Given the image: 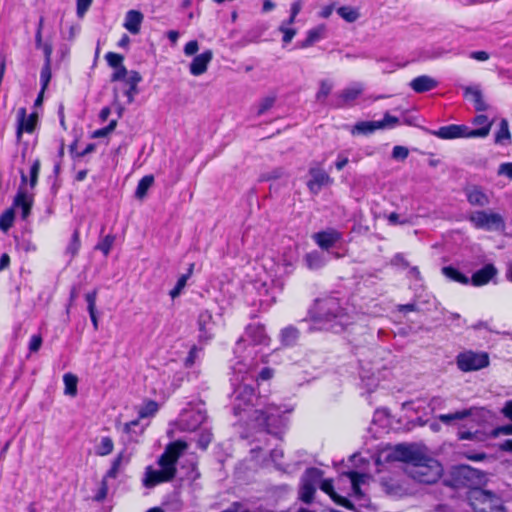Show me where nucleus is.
I'll return each instance as SVG.
<instances>
[{"label": "nucleus", "mask_w": 512, "mask_h": 512, "mask_svg": "<svg viewBox=\"0 0 512 512\" xmlns=\"http://www.w3.org/2000/svg\"><path fill=\"white\" fill-rule=\"evenodd\" d=\"M363 92V87L361 84H354L344 90H342L337 95V107H342L353 100H355L361 93Z\"/></svg>", "instance_id": "nucleus-22"}, {"label": "nucleus", "mask_w": 512, "mask_h": 512, "mask_svg": "<svg viewBox=\"0 0 512 512\" xmlns=\"http://www.w3.org/2000/svg\"><path fill=\"white\" fill-rule=\"evenodd\" d=\"M475 411H477L476 408L464 409V410H461V411H456L454 413L441 414V415L438 416V419L442 423H444L446 425H450L454 421H461V420H464V419L472 416Z\"/></svg>", "instance_id": "nucleus-28"}, {"label": "nucleus", "mask_w": 512, "mask_h": 512, "mask_svg": "<svg viewBox=\"0 0 512 512\" xmlns=\"http://www.w3.org/2000/svg\"><path fill=\"white\" fill-rule=\"evenodd\" d=\"M113 449V440L110 437H102L99 444L96 446V454L99 456H107Z\"/></svg>", "instance_id": "nucleus-38"}, {"label": "nucleus", "mask_w": 512, "mask_h": 512, "mask_svg": "<svg viewBox=\"0 0 512 512\" xmlns=\"http://www.w3.org/2000/svg\"><path fill=\"white\" fill-rule=\"evenodd\" d=\"M501 412L506 418L512 421V400H509L505 403Z\"/></svg>", "instance_id": "nucleus-64"}, {"label": "nucleus", "mask_w": 512, "mask_h": 512, "mask_svg": "<svg viewBox=\"0 0 512 512\" xmlns=\"http://www.w3.org/2000/svg\"><path fill=\"white\" fill-rule=\"evenodd\" d=\"M465 96L474 103L477 111H485L487 104L485 103L481 91L477 87H465Z\"/></svg>", "instance_id": "nucleus-29"}, {"label": "nucleus", "mask_w": 512, "mask_h": 512, "mask_svg": "<svg viewBox=\"0 0 512 512\" xmlns=\"http://www.w3.org/2000/svg\"><path fill=\"white\" fill-rule=\"evenodd\" d=\"M309 177L307 187L314 195H317L324 186L332 183L330 176L320 167H311L309 169Z\"/></svg>", "instance_id": "nucleus-13"}, {"label": "nucleus", "mask_w": 512, "mask_h": 512, "mask_svg": "<svg viewBox=\"0 0 512 512\" xmlns=\"http://www.w3.org/2000/svg\"><path fill=\"white\" fill-rule=\"evenodd\" d=\"M255 366L252 360H240L233 366V371L237 375H241V380L245 381L249 378L252 380H269L273 376V370L269 367L263 368L258 375L255 374Z\"/></svg>", "instance_id": "nucleus-9"}, {"label": "nucleus", "mask_w": 512, "mask_h": 512, "mask_svg": "<svg viewBox=\"0 0 512 512\" xmlns=\"http://www.w3.org/2000/svg\"><path fill=\"white\" fill-rule=\"evenodd\" d=\"M51 79V62H44L40 73V81L42 84V92L47 88Z\"/></svg>", "instance_id": "nucleus-45"}, {"label": "nucleus", "mask_w": 512, "mask_h": 512, "mask_svg": "<svg viewBox=\"0 0 512 512\" xmlns=\"http://www.w3.org/2000/svg\"><path fill=\"white\" fill-rule=\"evenodd\" d=\"M392 458L405 463L406 474L419 483H435L442 475L440 463L415 445H397Z\"/></svg>", "instance_id": "nucleus-1"}, {"label": "nucleus", "mask_w": 512, "mask_h": 512, "mask_svg": "<svg viewBox=\"0 0 512 512\" xmlns=\"http://www.w3.org/2000/svg\"><path fill=\"white\" fill-rule=\"evenodd\" d=\"M117 126V120H111L110 123L101 129H97L93 132L92 137L93 138H103L108 136Z\"/></svg>", "instance_id": "nucleus-48"}, {"label": "nucleus", "mask_w": 512, "mask_h": 512, "mask_svg": "<svg viewBox=\"0 0 512 512\" xmlns=\"http://www.w3.org/2000/svg\"><path fill=\"white\" fill-rule=\"evenodd\" d=\"M185 441L177 440L168 444L164 453L158 459L159 470L147 467L143 484L147 488L155 487L158 484L171 481L176 475V464L178 459L187 449Z\"/></svg>", "instance_id": "nucleus-4"}, {"label": "nucleus", "mask_w": 512, "mask_h": 512, "mask_svg": "<svg viewBox=\"0 0 512 512\" xmlns=\"http://www.w3.org/2000/svg\"><path fill=\"white\" fill-rule=\"evenodd\" d=\"M338 15L348 23H353L360 18V12L357 8L351 6H342L337 9Z\"/></svg>", "instance_id": "nucleus-34"}, {"label": "nucleus", "mask_w": 512, "mask_h": 512, "mask_svg": "<svg viewBox=\"0 0 512 512\" xmlns=\"http://www.w3.org/2000/svg\"><path fill=\"white\" fill-rule=\"evenodd\" d=\"M212 58L213 52L211 50H206L195 56L189 67L190 73L194 76H199L205 73Z\"/></svg>", "instance_id": "nucleus-20"}, {"label": "nucleus", "mask_w": 512, "mask_h": 512, "mask_svg": "<svg viewBox=\"0 0 512 512\" xmlns=\"http://www.w3.org/2000/svg\"><path fill=\"white\" fill-rule=\"evenodd\" d=\"M39 49L43 50L45 56V62H51V56L53 52V46L50 41H46Z\"/></svg>", "instance_id": "nucleus-63"}, {"label": "nucleus", "mask_w": 512, "mask_h": 512, "mask_svg": "<svg viewBox=\"0 0 512 512\" xmlns=\"http://www.w3.org/2000/svg\"><path fill=\"white\" fill-rule=\"evenodd\" d=\"M27 183V176L21 172V185L14 198L13 205L22 209V218L26 219L31 211L33 204V195L29 194L27 189L24 187Z\"/></svg>", "instance_id": "nucleus-12"}, {"label": "nucleus", "mask_w": 512, "mask_h": 512, "mask_svg": "<svg viewBox=\"0 0 512 512\" xmlns=\"http://www.w3.org/2000/svg\"><path fill=\"white\" fill-rule=\"evenodd\" d=\"M468 219L476 229L499 231L505 228L504 218L499 213L491 211H474L469 215Z\"/></svg>", "instance_id": "nucleus-6"}, {"label": "nucleus", "mask_w": 512, "mask_h": 512, "mask_svg": "<svg viewBox=\"0 0 512 512\" xmlns=\"http://www.w3.org/2000/svg\"><path fill=\"white\" fill-rule=\"evenodd\" d=\"M311 319L319 329L340 332L350 325L354 316L341 300L334 296L316 299L310 310Z\"/></svg>", "instance_id": "nucleus-3"}, {"label": "nucleus", "mask_w": 512, "mask_h": 512, "mask_svg": "<svg viewBox=\"0 0 512 512\" xmlns=\"http://www.w3.org/2000/svg\"><path fill=\"white\" fill-rule=\"evenodd\" d=\"M158 410V404L155 401H148L138 411L139 418H148L153 416Z\"/></svg>", "instance_id": "nucleus-42"}, {"label": "nucleus", "mask_w": 512, "mask_h": 512, "mask_svg": "<svg viewBox=\"0 0 512 512\" xmlns=\"http://www.w3.org/2000/svg\"><path fill=\"white\" fill-rule=\"evenodd\" d=\"M326 32V27L324 25H319L313 29H310L307 32V37L304 40L302 47H309L321 38L324 37Z\"/></svg>", "instance_id": "nucleus-33"}, {"label": "nucleus", "mask_w": 512, "mask_h": 512, "mask_svg": "<svg viewBox=\"0 0 512 512\" xmlns=\"http://www.w3.org/2000/svg\"><path fill=\"white\" fill-rule=\"evenodd\" d=\"M144 16L138 10H129L125 15L123 26L132 34H138L143 22Z\"/></svg>", "instance_id": "nucleus-23"}, {"label": "nucleus", "mask_w": 512, "mask_h": 512, "mask_svg": "<svg viewBox=\"0 0 512 512\" xmlns=\"http://www.w3.org/2000/svg\"><path fill=\"white\" fill-rule=\"evenodd\" d=\"M96 298H97V291H92L90 293H87L85 295V299L88 305V312L96 311Z\"/></svg>", "instance_id": "nucleus-58"}, {"label": "nucleus", "mask_w": 512, "mask_h": 512, "mask_svg": "<svg viewBox=\"0 0 512 512\" xmlns=\"http://www.w3.org/2000/svg\"><path fill=\"white\" fill-rule=\"evenodd\" d=\"M473 124L481 126L479 129H487L489 133L492 122L488 120L486 115L480 114L473 119Z\"/></svg>", "instance_id": "nucleus-56"}, {"label": "nucleus", "mask_w": 512, "mask_h": 512, "mask_svg": "<svg viewBox=\"0 0 512 512\" xmlns=\"http://www.w3.org/2000/svg\"><path fill=\"white\" fill-rule=\"evenodd\" d=\"M80 246H81V243H80L79 232L77 230H75L71 237V241L66 248V253L70 254V256L73 258L78 253Z\"/></svg>", "instance_id": "nucleus-44"}, {"label": "nucleus", "mask_w": 512, "mask_h": 512, "mask_svg": "<svg viewBox=\"0 0 512 512\" xmlns=\"http://www.w3.org/2000/svg\"><path fill=\"white\" fill-rule=\"evenodd\" d=\"M37 121L36 114H30L27 116L25 108H20L17 112V138L20 140L22 133H32L34 131Z\"/></svg>", "instance_id": "nucleus-17"}, {"label": "nucleus", "mask_w": 512, "mask_h": 512, "mask_svg": "<svg viewBox=\"0 0 512 512\" xmlns=\"http://www.w3.org/2000/svg\"><path fill=\"white\" fill-rule=\"evenodd\" d=\"M41 345H42V337L40 335L36 334L30 338V341H29L30 352H37L41 348Z\"/></svg>", "instance_id": "nucleus-59"}, {"label": "nucleus", "mask_w": 512, "mask_h": 512, "mask_svg": "<svg viewBox=\"0 0 512 512\" xmlns=\"http://www.w3.org/2000/svg\"><path fill=\"white\" fill-rule=\"evenodd\" d=\"M154 183V177L153 175H146L143 178L140 179L138 182L136 191H135V197L142 200L147 195L148 190L152 187Z\"/></svg>", "instance_id": "nucleus-32"}, {"label": "nucleus", "mask_w": 512, "mask_h": 512, "mask_svg": "<svg viewBox=\"0 0 512 512\" xmlns=\"http://www.w3.org/2000/svg\"><path fill=\"white\" fill-rule=\"evenodd\" d=\"M470 502L475 512H504L501 499L486 490H474L470 495Z\"/></svg>", "instance_id": "nucleus-5"}, {"label": "nucleus", "mask_w": 512, "mask_h": 512, "mask_svg": "<svg viewBox=\"0 0 512 512\" xmlns=\"http://www.w3.org/2000/svg\"><path fill=\"white\" fill-rule=\"evenodd\" d=\"M320 489L322 491H324L325 493H327L337 504H339L343 507H346L348 509H352V507H353L352 503L348 499H346L342 496H339L334 491L333 482L331 479L323 480L320 484Z\"/></svg>", "instance_id": "nucleus-26"}, {"label": "nucleus", "mask_w": 512, "mask_h": 512, "mask_svg": "<svg viewBox=\"0 0 512 512\" xmlns=\"http://www.w3.org/2000/svg\"><path fill=\"white\" fill-rule=\"evenodd\" d=\"M115 237L107 235L98 245L97 249L101 250L105 256H107L113 246Z\"/></svg>", "instance_id": "nucleus-50"}, {"label": "nucleus", "mask_w": 512, "mask_h": 512, "mask_svg": "<svg viewBox=\"0 0 512 512\" xmlns=\"http://www.w3.org/2000/svg\"><path fill=\"white\" fill-rule=\"evenodd\" d=\"M206 414L201 410H186L181 413L179 425L183 431H194L205 421Z\"/></svg>", "instance_id": "nucleus-14"}, {"label": "nucleus", "mask_w": 512, "mask_h": 512, "mask_svg": "<svg viewBox=\"0 0 512 512\" xmlns=\"http://www.w3.org/2000/svg\"><path fill=\"white\" fill-rule=\"evenodd\" d=\"M438 82L428 75H421L410 82V87L417 93H424L436 88Z\"/></svg>", "instance_id": "nucleus-24"}, {"label": "nucleus", "mask_w": 512, "mask_h": 512, "mask_svg": "<svg viewBox=\"0 0 512 512\" xmlns=\"http://www.w3.org/2000/svg\"><path fill=\"white\" fill-rule=\"evenodd\" d=\"M434 135L441 139L454 138H484L488 135L487 129H470L465 125H448L440 127Z\"/></svg>", "instance_id": "nucleus-8"}, {"label": "nucleus", "mask_w": 512, "mask_h": 512, "mask_svg": "<svg viewBox=\"0 0 512 512\" xmlns=\"http://www.w3.org/2000/svg\"><path fill=\"white\" fill-rule=\"evenodd\" d=\"M312 239L321 249L329 250L342 239V234L335 229H328L313 234Z\"/></svg>", "instance_id": "nucleus-16"}, {"label": "nucleus", "mask_w": 512, "mask_h": 512, "mask_svg": "<svg viewBox=\"0 0 512 512\" xmlns=\"http://www.w3.org/2000/svg\"><path fill=\"white\" fill-rule=\"evenodd\" d=\"M199 49L198 42L196 40L189 41L184 47V53L187 56L194 55Z\"/></svg>", "instance_id": "nucleus-62"}, {"label": "nucleus", "mask_w": 512, "mask_h": 512, "mask_svg": "<svg viewBox=\"0 0 512 512\" xmlns=\"http://www.w3.org/2000/svg\"><path fill=\"white\" fill-rule=\"evenodd\" d=\"M409 155V150L408 148L404 147V146H400V145H397V146H394L393 148V151H392V157L396 160H405Z\"/></svg>", "instance_id": "nucleus-55"}, {"label": "nucleus", "mask_w": 512, "mask_h": 512, "mask_svg": "<svg viewBox=\"0 0 512 512\" xmlns=\"http://www.w3.org/2000/svg\"><path fill=\"white\" fill-rule=\"evenodd\" d=\"M142 81V76L137 71H130L129 76L124 82V94L127 97L128 104H131L134 101V97L138 94V84Z\"/></svg>", "instance_id": "nucleus-21"}, {"label": "nucleus", "mask_w": 512, "mask_h": 512, "mask_svg": "<svg viewBox=\"0 0 512 512\" xmlns=\"http://www.w3.org/2000/svg\"><path fill=\"white\" fill-rule=\"evenodd\" d=\"M441 271L442 274L450 281L457 282L463 285H467L470 283V279L453 266H444L441 269Z\"/></svg>", "instance_id": "nucleus-31"}, {"label": "nucleus", "mask_w": 512, "mask_h": 512, "mask_svg": "<svg viewBox=\"0 0 512 512\" xmlns=\"http://www.w3.org/2000/svg\"><path fill=\"white\" fill-rule=\"evenodd\" d=\"M378 123H380L382 126H381V129H384V128H391V127H394L396 126L398 123H399V119L395 116H391L390 114H385L384 118L380 121H377Z\"/></svg>", "instance_id": "nucleus-57"}, {"label": "nucleus", "mask_w": 512, "mask_h": 512, "mask_svg": "<svg viewBox=\"0 0 512 512\" xmlns=\"http://www.w3.org/2000/svg\"><path fill=\"white\" fill-rule=\"evenodd\" d=\"M381 124L377 121H360L357 122L351 129L352 135H369L376 130L381 129Z\"/></svg>", "instance_id": "nucleus-27"}, {"label": "nucleus", "mask_w": 512, "mask_h": 512, "mask_svg": "<svg viewBox=\"0 0 512 512\" xmlns=\"http://www.w3.org/2000/svg\"><path fill=\"white\" fill-rule=\"evenodd\" d=\"M332 87L333 86L329 81H327V80L321 81L320 89L316 94V99L318 101H323L330 94Z\"/></svg>", "instance_id": "nucleus-49"}, {"label": "nucleus", "mask_w": 512, "mask_h": 512, "mask_svg": "<svg viewBox=\"0 0 512 512\" xmlns=\"http://www.w3.org/2000/svg\"><path fill=\"white\" fill-rule=\"evenodd\" d=\"M249 407H257L255 419L269 432L284 424L283 414L290 412L274 404L266 403L265 399L255 394L249 384H241L234 391V413L237 415Z\"/></svg>", "instance_id": "nucleus-2"}, {"label": "nucleus", "mask_w": 512, "mask_h": 512, "mask_svg": "<svg viewBox=\"0 0 512 512\" xmlns=\"http://www.w3.org/2000/svg\"><path fill=\"white\" fill-rule=\"evenodd\" d=\"M304 261L307 268L310 270H318L324 267L326 264L325 257L318 251H312L310 253H307Z\"/></svg>", "instance_id": "nucleus-30"}, {"label": "nucleus", "mask_w": 512, "mask_h": 512, "mask_svg": "<svg viewBox=\"0 0 512 512\" xmlns=\"http://www.w3.org/2000/svg\"><path fill=\"white\" fill-rule=\"evenodd\" d=\"M129 71L125 68V66H120L115 68V71L111 75V81H122L123 83L126 82L127 77L129 76Z\"/></svg>", "instance_id": "nucleus-52"}, {"label": "nucleus", "mask_w": 512, "mask_h": 512, "mask_svg": "<svg viewBox=\"0 0 512 512\" xmlns=\"http://www.w3.org/2000/svg\"><path fill=\"white\" fill-rule=\"evenodd\" d=\"M498 174L499 175H505L510 180H512V163L511 162L502 163L499 166Z\"/></svg>", "instance_id": "nucleus-61"}, {"label": "nucleus", "mask_w": 512, "mask_h": 512, "mask_svg": "<svg viewBox=\"0 0 512 512\" xmlns=\"http://www.w3.org/2000/svg\"><path fill=\"white\" fill-rule=\"evenodd\" d=\"M489 355L486 352L471 350L461 352L456 357L457 367L463 372L477 371L489 365Z\"/></svg>", "instance_id": "nucleus-7"}, {"label": "nucleus", "mask_w": 512, "mask_h": 512, "mask_svg": "<svg viewBox=\"0 0 512 512\" xmlns=\"http://www.w3.org/2000/svg\"><path fill=\"white\" fill-rule=\"evenodd\" d=\"M279 30L283 33V42L290 43L293 37L296 35V30L286 26V23H282L279 26Z\"/></svg>", "instance_id": "nucleus-54"}, {"label": "nucleus", "mask_w": 512, "mask_h": 512, "mask_svg": "<svg viewBox=\"0 0 512 512\" xmlns=\"http://www.w3.org/2000/svg\"><path fill=\"white\" fill-rule=\"evenodd\" d=\"M63 382L65 385V394L75 396L77 394V377L71 373H66L63 376Z\"/></svg>", "instance_id": "nucleus-37"}, {"label": "nucleus", "mask_w": 512, "mask_h": 512, "mask_svg": "<svg viewBox=\"0 0 512 512\" xmlns=\"http://www.w3.org/2000/svg\"><path fill=\"white\" fill-rule=\"evenodd\" d=\"M200 352H201L200 348H198L197 346H193L190 349L188 356L185 359V362H184L185 367H187V368L192 367L195 364L196 359L199 357Z\"/></svg>", "instance_id": "nucleus-53"}, {"label": "nucleus", "mask_w": 512, "mask_h": 512, "mask_svg": "<svg viewBox=\"0 0 512 512\" xmlns=\"http://www.w3.org/2000/svg\"><path fill=\"white\" fill-rule=\"evenodd\" d=\"M457 475L460 478H463L464 484L469 485V486L480 482L483 478L480 471H478L470 466H467V465H461L460 467H458Z\"/></svg>", "instance_id": "nucleus-25"}, {"label": "nucleus", "mask_w": 512, "mask_h": 512, "mask_svg": "<svg viewBox=\"0 0 512 512\" xmlns=\"http://www.w3.org/2000/svg\"><path fill=\"white\" fill-rule=\"evenodd\" d=\"M299 337V331L293 326H288L281 331L282 343L286 346H291L296 343Z\"/></svg>", "instance_id": "nucleus-36"}, {"label": "nucleus", "mask_w": 512, "mask_h": 512, "mask_svg": "<svg viewBox=\"0 0 512 512\" xmlns=\"http://www.w3.org/2000/svg\"><path fill=\"white\" fill-rule=\"evenodd\" d=\"M511 134L508 127V122L505 119H502L500 123L499 130L497 131L495 135V142L496 143H502L504 140L510 139Z\"/></svg>", "instance_id": "nucleus-43"}, {"label": "nucleus", "mask_w": 512, "mask_h": 512, "mask_svg": "<svg viewBox=\"0 0 512 512\" xmlns=\"http://www.w3.org/2000/svg\"><path fill=\"white\" fill-rule=\"evenodd\" d=\"M107 63L114 69L122 66L123 56L114 52H108L105 56Z\"/></svg>", "instance_id": "nucleus-51"}, {"label": "nucleus", "mask_w": 512, "mask_h": 512, "mask_svg": "<svg viewBox=\"0 0 512 512\" xmlns=\"http://www.w3.org/2000/svg\"><path fill=\"white\" fill-rule=\"evenodd\" d=\"M123 460H124V454L119 453L117 455V457L113 460L112 466L106 473L105 478H116Z\"/></svg>", "instance_id": "nucleus-46"}, {"label": "nucleus", "mask_w": 512, "mask_h": 512, "mask_svg": "<svg viewBox=\"0 0 512 512\" xmlns=\"http://www.w3.org/2000/svg\"><path fill=\"white\" fill-rule=\"evenodd\" d=\"M321 480V471L316 468L308 469L302 477L301 486L299 489V498L305 502L310 503L316 492V486Z\"/></svg>", "instance_id": "nucleus-11"}, {"label": "nucleus", "mask_w": 512, "mask_h": 512, "mask_svg": "<svg viewBox=\"0 0 512 512\" xmlns=\"http://www.w3.org/2000/svg\"><path fill=\"white\" fill-rule=\"evenodd\" d=\"M346 475L349 477L352 485V491L356 496H361L362 492L360 484L363 483L364 475L359 474L355 471L347 472Z\"/></svg>", "instance_id": "nucleus-40"}, {"label": "nucleus", "mask_w": 512, "mask_h": 512, "mask_svg": "<svg viewBox=\"0 0 512 512\" xmlns=\"http://www.w3.org/2000/svg\"><path fill=\"white\" fill-rule=\"evenodd\" d=\"M276 102L275 95H269L262 98L258 104L257 115H263L270 110Z\"/></svg>", "instance_id": "nucleus-41"}, {"label": "nucleus", "mask_w": 512, "mask_h": 512, "mask_svg": "<svg viewBox=\"0 0 512 512\" xmlns=\"http://www.w3.org/2000/svg\"><path fill=\"white\" fill-rule=\"evenodd\" d=\"M93 0H77V15L83 17Z\"/></svg>", "instance_id": "nucleus-60"}, {"label": "nucleus", "mask_w": 512, "mask_h": 512, "mask_svg": "<svg viewBox=\"0 0 512 512\" xmlns=\"http://www.w3.org/2000/svg\"><path fill=\"white\" fill-rule=\"evenodd\" d=\"M15 213L13 208L7 209L0 217V229L7 232L13 225Z\"/></svg>", "instance_id": "nucleus-39"}, {"label": "nucleus", "mask_w": 512, "mask_h": 512, "mask_svg": "<svg viewBox=\"0 0 512 512\" xmlns=\"http://www.w3.org/2000/svg\"><path fill=\"white\" fill-rule=\"evenodd\" d=\"M245 343L252 345H268L269 337L266 335L264 327L258 324L247 326L245 333L236 343V352H240Z\"/></svg>", "instance_id": "nucleus-10"}, {"label": "nucleus", "mask_w": 512, "mask_h": 512, "mask_svg": "<svg viewBox=\"0 0 512 512\" xmlns=\"http://www.w3.org/2000/svg\"><path fill=\"white\" fill-rule=\"evenodd\" d=\"M198 330L200 341H209L214 337L215 322L210 311L205 310L199 314Z\"/></svg>", "instance_id": "nucleus-15"}, {"label": "nucleus", "mask_w": 512, "mask_h": 512, "mask_svg": "<svg viewBox=\"0 0 512 512\" xmlns=\"http://www.w3.org/2000/svg\"><path fill=\"white\" fill-rule=\"evenodd\" d=\"M498 271L493 264H486L483 268L473 273L470 282L473 286L480 287L488 284Z\"/></svg>", "instance_id": "nucleus-19"}, {"label": "nucleus", "mask_w": 512, "mask_h": 512, "mask_svg": "<svg viewBox=\"0 0 512 512\" xmlns=\"http://www.w3.org/2000/svg\"><path fill=\"white\" fill-rule=\"evenodd\" d=\"M193 268H194V264H191L188 269V272L179 277L175 287L169 293L172 299H175L176 297H178L181 294L182 290L186 286L187 280L190 278V276L192 274Z\"/></svg>", "instance_id": "nucleus-35"}, {"label": "nucleus", "mask_w": 512, "mask_h": 512, "mask_svg": "<svg viewBox=\"0 0 512 512\" xmlns=\"http://www.w3.org/2000/svg\"><path fill=\"white\" fill-rule=\"evenodd\" d=\"M464 192L467 201L473 206L485 207L490 203L489 196L479 186H468L464 189Z\"/></svg>", "instance_id": "nucleus-18"}, {"label": "nucleus", "mask_w": 512, "mask_h": 512, "mask_svg": "<svg viewBox=\"0 0 512 512\" xmlns=\"http://www.w3.org/2000/svg\"><path fill=\"white\" fill-rule=\"evenodd\" d=\"M40 172V161L38 159L34 160L31 168H30V188L33 189L37 185L38 176Z\"/></svg>", "instance_id": "nucleus-47"}]
</instances>
